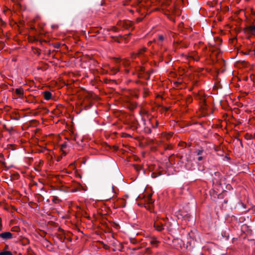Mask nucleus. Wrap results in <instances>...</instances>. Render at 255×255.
Instances as JSON below:
<instances>
[{"label": "nucleus", "mask_w": 255, "mask_h": 255, "mask_svg": "<svg viewBox=\"0 0 255 255\" xmlns=\"http://www.w3.org/2000/svg\"><path fill=\"white\" fill-rule=\"evenodd\" d=\"M0 238L3 240H7L12 238V234L9 232L0 233Z\"/></svg>", "instance_id": "nucleus-1"}, {"label": "nucleus", "mask_w": 255, "mask_h": 255, "mask_svg": "<svg viewBox=\"0 0 255 255\" xmlns=\"http://www.w3.org/2000/svg\"><path fill=\"white\" fill-rule=\"evenodd\" d=\"M246 32L247 34L255 35V25H251L246 28Z\"/></svg>", "instance_id": "nucleus-2"}, {"label": "nucleus", "mask_w": 255, "mask_h": 255, "mask_svg": "<svg viewBox=\"0 0 255 255\" xmlns=\"http://www.w3.org/2000/svg\"><path fill=\"white\" fill-rule=\"evenodd\" d=\"M154 226L159 231H161L163 229V223L158 220L154 222Z\"/></svg>", "instance_id": "nucleus-3"}, {"label": "nucleus", "mask_w": 255, "mask_h": 255, "mask_svg": "<svg viewBox=\"0 0 255 255\" xmlns=\"http://www.w3.org/2000/svg\"><path fill=\"white\" fill-rule=\"evenodd\" d=\"M119 62L121 64L124 65L125 66H128L130 64V62L128 59H122Z\"/></svg>", "instance_id": "nucleus-4"}, {"label": "nucleus", "mask_w": 255, "mask_h": 255, "mask_svg": "<svg viewBox=\"0 0 255 255\" xmlns=\"http://www.w3.org/2000/svg\"><path fill=\"white\" fill-rule=\"evenodd\" d=\"M44 97L46 100H49L51 98V94L49 92L45 91L44 92Z\"/></svg>", "instance_id": "nucleus-5"}, {"label": "nucleus", "mask_w": 255, "mask_h": 255, "mask_svg": "<svg viewBox=\"0 0 255 255\" xmlns=\"http://www.w3.org/2000/svg\"><path fill=\"white\" fill-rule=\"evenodd\" d=\"M15 92L19 96H22L23 94V90L20 88L16 89Z\"/></svg>", "instance_id": "nucleus-6"}, {"label": "nucleus", "mask_w": 255, "mask_h": 255, "mask_svg": "<svg viewBox=\"0 0 255 255\" xmlns=\"http://www.w3.org/2000/svg\"><path fill=\"white\" fill-rule=\"evenodd\" d=\"M0 255H12V254L9 251H3L0 252Z\"/></svg>", "instance_id": "nucleus-7"}, {"label": "nucleus", "mask_w": 255, "mask_h": 255, "mask_svg": "<svg viewBox=\"0 0 255 255\" xmlns=\"http://www.w3.org/2000/svg\"><path fill=\"white\" fill-rule=\"evenodd\" d=\"M150 244L153 246L156 247L157 246L158 242L155 240H151L150 241Z\"/></svg>", "instance_id": "nucleus-8"}, {"label": "nucleus", "mask_w": 255, "mask_h": 255, "mask_svg": "<svg viewBox=\"0 0 255 255\" xmlns=\"http://www.w3.org/2000/svg\"><path fill=\"white\" fill-rule=\"evenodd\" d=\"M196 153H197V154L198 155H201L203 153V150H200V149H198L196 151Z\"/></svg>", "instance_id": "nucleus-9"}, {"label": "nucleus", "mask_w": 255, "mask_h": 255, "mask_svg": "<svg viewBox=\"0 0 255 255\" xmlns=\"http://www.w3.org/2000/svg\"><path fill=\"white\" fill-rule=\"evenodd\" d=\"M158 38H159V40L160 41H163V40H164V37H163V36H162V35H159V36H158Z\"/></svg>", "instance_id": "nucleus-10"}, {"label": "nucleus", "mask_w": 255, "mask_h": 255, "mask_svg": "<svg viewBox=\"0 0 255 255\" xmlns=\"http://www.w3.org/2000/svg\"><path fill=\"white\" fill-rule=\"evenodd\" d=\"M203 159V157L201 156H198L197 158V160L198 161H201Z\"/></svg>", "instance_id": "nucleus-11"}, {"label": "nucleus", "mask_w": 255, "mask_h": 255, "mask_svg": "<svg viewBox=\"0 0 255 255\" xmlns=\"http://www.w3.org/2000/svg\"><path fill=\"white\" fill-rule=\"evenodd\" d=\"M112 192H113V193H115V194L116 193V191H115V189H114V186H113V185H112Z\"/></svg>", "instance_id": "nucleus-12"}, {"label": "nucleus", "mask_w": 255, "mask_h": 255, "mask_svg": "<svg viewBox=\"0 0 255 255\" xmlns=\"http://www.w3.org/2000/svg\"><path fill=\"white\" fill-rule=\"evenodd\" d=\"M157 126H158V123H157V122H156V124L155 125V126H153V128H156L157 127Z\"/></svg>", "instance_id": "nucleus-13"}]
</instances>
